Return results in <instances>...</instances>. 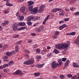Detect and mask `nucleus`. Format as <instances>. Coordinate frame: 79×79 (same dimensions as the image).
<instances>
[{"label": "nucleus", "instance_id": "nucleus-60", "mask_svg": "<svg viewBox=\"0 0 79 79\" xmlns=\"http://www.w3.org/2000/svg\"><path fill=\"white\" fill-rule=\"evenodd\" d=\"M4 13H6V14L7 13H8L9 12L7 10H5L4 11Z\"/></svg>", "mask_w": 79, "mask_h": 79}, {"label": "nucleus", "instance_id": "nucleus-37", "mask_svg": "<svg viewBox=\"0 0 79 79\" xmlns=\"http://www.w3.org/2000/svg\"><path fill=\"white\" fill-rule=\"evenodd\" d=\"M21 43H22V41L21 40H20L17 43L16 45H19V44H21Z\"/></svg>", "mask_w": 79, "mask_h": 79}, {"label": "nucleus", "instance_id": "nucleus-25", "mask_svg": "<svg viewBox=\"0 0 79 79\" xmlns=\"http://www.w3.org/2000/svg\"><path fill=\"white\" fill-rule=\"evenodd\" d=\"M54 52L56 53V54H58V53H60V52L58 51V50L55 49L54 50Z\"/></svg>", "mask_w": 79, "mask_h": 79}, {"label": "nucleus", "instance_id": "nucleus-13", "mask_svg": "<svg viewBox=\"0 0 79 79\" xmlns=\"http://www.w3.org/2000/svg\"><path fill=\"white\" fill-rule=\"evenodd\" d=\"M50 16V15H48V16H47L46 18H45L43 23V24H45L47 21L48 19V18Z\"/></svg>", "mask_w": 79, "mask_h": 79}, {"label": "nucleus", "instance_id": "nucleus-12", "mask_svg": "<svg viewBox=\"0 0 79 79\" xmlns=\"http://www.w3.org/2000/svg\"><path fill=\"white\" fill-rule=\"evenodd\" d=\"M26 7L24 6H22L20 9V11L22 13H24Z\"/></svg>", "mask_w": 79, "mask_h": 79}, {"label": "nucleus", "instance_id": "nucleus-51", "mask_svg": "<svg viewBox=\"0 0 79 79\" xmlns=\"http://www.w3.org/2000/svg\"><path fill=\"white\" fill-rule=\"evenodd\" d=\"M31 35H32V36H35L36 35V34H35V33H32L31 34Z\"/></svg>", "mask_w": 79, "mask_h": 79}, {"label": "nucleus", "instance_id": "nucleus-53", "mask_svg": "<svg viewBox=\"0 0 79 79\" xmlns=\"http://www.w3.org/2000/svg\"><path fill=\"white\" fill-rule=\"evenodd\" d=\"M3 71L5 73H7V70L6 69H3Z\"/></svg>", "mask_w": 79, "mask_h": 79}, {"label": "nucleus", "instance_id": "nucleus-2", "mask_svg": "<svg viewBox=\"0 0 79 79\" xmlns=\"http://www.w3.org/2000/svg\"><path fill=\"white\" fill-rule=\"evenodd\" d=\"M34 62V60L32 59H30L27 61H24L23 64H26V65H30L33 64Z\"/></svg>", "mask_w": 79, "mask_h": 79}, {"label": "nucleus", "instance_id": "nucleus-3", "mask_svg": "<svg viewBox=\"0 0 79 79\" xmlns=\"http://www.w3.org/2000/svg\"><path fill=\"white\" fill-rule=\"evenodd\" d=\"M59 64L56 63V62L54 61L52 63V69H55L56 68H57Z\"/></svg>", "mask_w": 79, "mask_h": 79}, {"label": "nucleus", "instance_id": "nucleus-18", "mask_svg": "<svg viewBox=\"0 0 79 79\" xmlns=\"http://www.w3.org/2000/svg\"><path fill=\"white\" fill-rule=\"evenodd\" d=\"M24 16L23 15H19V16L18 19L20 21H22L24 19Z\"/></svg>", "mask_w": 79, "mask_h": 79}, {"label": "nucleus", "instance_id": "nucleus-44", "mask_svg": "<svg viewBox=\"0 0 79 79\" xmlns=\"http://www.w3.org/2000/svg\"><path fill=\"white\" fill-rule=\"evenodd\" d=\"M59 16H64V14L62 12H60L59 13Z\"/></svg>", "mask_w": 79, "mask_h": 79}, {"label": "nucleus", "instance_id": "nucleus-54", "mask_svg": "<svg viewBox=\"0 0 79 79\" xmlns=\"http://www.w3.org/2000/svg\"><path fill=\"white\" fill-rule=\"evenodd\" d=\"M55 35H58L59 34V32L58 31L56 32L55 33Z\"/></svg>", "mask_w": 79, "mask_h": 79}, {"label": "nucleus", "instance_id": "nucleus-17", "mask_svg": "<svg viewBox=\"0 0 79 79\" xmlns=\"http://www.w3.org/2000/svg\"><path fill=\"white\" fill-rule=\"evenodd\" d=\"M7 24H8V21L6 20L5 21L4 23H2L1 24L2 26H6V25H7Z\"/></svg>", "mask_w": 79, "mask_h": 79}, {"label": "nucleus", "instance_id": "nucleus-33", "mask_svg": "<svg viewBox=\"0 0 79 79\" xmlns=\"http://www.w3.org/2000/svg\"><path fill=\"white\" fill-rule=\"evenodd\" d=\"M76 0H71L70 2V4H73V3H74L75 2H76Z\"/></svg>", "mask_w": 79, "mask_h": 79}, {"label": "nucleus", "instance_id": "nucleus-7", "mask_svg": "<svg viewBox=\"0 0 79 79\" xmlns=\"http://www.w3.org/2000/svg\"><path fill=\"white\" fill-rule=\"evenodd\" d=\"M56 47H58L59 49H63V44H59L57 45L56 46Z\"/></svg>", "mask_w": 79, "mask_h": 79}, {"label": "nucleus", "instance_id": "nucleus-6", "mask_svg": "<svg viewBox=\"0 0 79 79\" xmlns=\"http://www.w3.org/2000/svg\"><path fill=\"white\" fill-rule=\"evenodd\" d=\"M22 73V71L20 70H17L15 72L13 73V75H18V74H21Z\"/></svg>", "mask_w": 79, "mask_h": 79}, {"label": "nucleus", "instance_id": "nucleus-9", "mask_svg": "<svg viewBox=\"0 0 79 79\" xmlns=\"http://www.w3.org/2000/svg\"><path fill=\"white\" fill-rule=\"evenodd\" d=\"M68 42H69L68 44H63V49H66L68 47V46L70 45V43H69V41H68Z\"/></svg>", "mask_w": 79, "mask_h": 79}, {"label": "nucleus", "instance_id": "nucleus-46", "mask_svg": "<svg viewBox=\"0 0 79 79\" xmlns=\"http://www.w3.org/2000/svg\"><path fill=\"white\" fill-rule=\"evenodd\" d=\"M71 35H74L76 34V32H72L71 33Z\"/></svg>", "mask_w": 79, "mask_h": 79}, {"label": "nucleus", "instance_id": "nucleus-63", "mask_svg": "<svg viewBox=\"0 0 79 79\" xmlns=\"http://www.w3.org/2000/svg\"><path fill=\"white\" fill-rule=\"evenodd\" d=\"M66 34L68 35H71V33H66Z\"/></svg>", "mask_w": 79, "mask_h": 79}, {"label": "nucleus", "instance_id": "nucleus-16", "mask_svg": "<svg viewBox=\"0 0 79 79\" xmlns=\"http://www.w3.org/2000/svg\"><path fill=\"white\" fill-rule=\"evenodd\" d=\"M8 66H9V65L8 64H5L3 66H0V69H3V68H6V67H7Z\"/></svg>", "mask_w": 79, "mask_h": 79}, {"label": "nucleus", "instance_id": "nucleus-28", "mask_svg": "<svg viewBox=\"0 0 79 79\" xmlns=\"http://www.w3.org/2000/svg\"><path fill=\"white\" fill-rule=\"evenodd\" d=\"M52 13H56V12L58 11V9L57 8L54 9L52 10Z\"/></svg>", "mask_w": 79, "mask_h": 79}, {"label": "nucleus", "instance_id": "nucleus-8", "mask_svg": "<svg viewBox=\"0 0 79 79\" xmlns=\"http://www.w3.org/2000/svg\"><path fill=\"white\" fill-rule=\"evenodd\" d=\"M44 29V26H41L40 27H39L38 28H37L36 31V32H41V31Z\"/></svg>", "mask_w": 79, "mask_h": 79}, {"label": "nucleus", "instance_id": "nucleus-19", "mask_svg": "<svg viewBox=\"0 0 79 79\" xmlns=\"http://www.w3.org/2000/svg\"><path fill=\"white\" fill-rule=\"evenodd\" d=\"M73 65L74 68H79V65L76 64V63L73 62Z\"/></svg>", "mask_w": 79, "mask_h": 79}, {"label": "nucleus", "instance_id": "nucleus-34", "mask_svg": "<svg viewBox=\"0 0 79 79\" xmlns=\"http://www.w3.org/2000/svg\"><path fill=\"white\" fill-rule=\"evenodd\" d=\"M58 63H59L60 65H61V64H62V61H61V60L59 59L58 60Z\"/></svg>", "mask_w": 79, "mask_h": 79}, {"label": "nucleus", "instance_id": "nucleus-27", "mask_svg": "<svg viewBox=\"0 0 79 79\" xmlns=\"http://www.w3.org/2000/svg\"><path fill=\"white\" fill-rule=\"evenodd\" d=\"M44 64H43L42 65L41 64H39L37 65V68H42V67L44 66Z\"/></svg>", "mask_w": 79, "mask_h": 79}, {"label": "nucleus", "instance_id": "nucleus-24", "mask_svg": "<svg viewBox=\"0 0 79 79\" xmlns=\"http://www.w3.org/2000/svg\"><path fill=\"white\" fill-rule=\"evenodd\" d=\"M6 55L7 56H11V55H12V53L11 52H7L6 53Z\"/></svg>", "mask_w": 79, "mask_h": 79}, {"label": "nucleus", "instance_id": "nucleus-47", "mask_svg": "<svg viewBox=\"0 0 79 79\" xmlns=\"http://www.w3.org/2000/svg\"><path fill=\"white\" fill-rule=\"evenodd\" d=\"M71 79H77V77L76 76H73L72 77Z\"/></svg>", "mask_w": 79, "mask_h": 79}, {"label": "nucleus", "instance_id": "nucleus-30", "mask_svg": "<svg viewBox=\"0 0 79 79\" xmlns=\"http://www.w3.org/2000/svg\"><path fill=\"white\" fill-rule=\"evenodd\" d=\"M36 57L38 61H39L40 60V59H41V56H36Z\"/></svg>", "mask_w": 79, "mask_h": 79}, {"label": "nucleus", "instance_id": "nucleus-23", "mask_svg": "<svg viewBox=\"0 0 79 79\" xmlns=\"http://www.w3.org/2000/svg\"><path fill=\"white\" fill-rule=\"evenodd\" d=\"M26 27H21L20 28L18 29V31H22V30H23V29H26Z\"/></svg>", "mask_w": 79, "mask_h": 79}, {"label": "nucleus", "instance_id": "nucleus-43", "mask_svg": "<svg viewBox=\"0 0 79 79\" xmlns=\"http://www.w3.org/2000/svg\"><path fill=\"white\" fill-rule=\"evenodd\" d=\"M62 61H66V58H63L62 59Z\"/></svg>", "mask_w": 79, "mask_h": 79}, {"label": "nucleus", "instance_id": "nucleus-39", "mask_svg": "<svg viewBox=\"0 0 79 79\" xmlns=\"http://www.w3.org/2000/svg\"><path fill=\"white\" fill-rule=\"evenodd\" d=\"M24 51L26 53H29V51L26 49H24Z\"/></svg>", "mask_w": 79, "mask_h": 79}, {"label": "nucleus", "instance_id": "nucleus-10", "mask_svg": "<svg viewBox=\"0 0 79 79\" xmlns=\"http://www.w3.org/2000/svg\"><path fill=\"white\" fill-rule=\"evenodd\" d=\"M69 60H67L66 63L64 64V68H65L67 67V66L69 65Z\"/></svg>", "mask_w": 79, "mask_h": 79}, {"label": "nucleus", "instance_id": "nucleus-26", "mask_svg": "<svg viewBox=\"0 0 79 79\" xmlns=\"http://www.w3.org/2000/svg\"><path fill=\"white\" fill-rule=\"evenodd\" d=\"M40 73H39V72H37V73H34V75L36 77H37V76H39L40 75Z\"/></svg>", "mask_w": 79, "mask_h": 79}, {"label": "nucleus", "instance_id": "nucleus-64", "mask_svg": "<svg viewBox=\"0 0 79 79\" xmlns=\"http://www.w3.org/2000/svg\"><path fill=\"white\" fill-rule=\"evenodd\" d=\"M15 49L16 52H18V48H15Z\"/></svg>", "mask_w": 79, "mask_h": 79}, {"label": "nucleus", "instance_id": "nucleus-11", "mask_svg": "<svg viewBox=\"0 0 79 79\" xmlns=\"http://www.w3.org/2000/svg\"><path fill=\"white\" fill-rule=\"evenodd\" d=\"M67 25L66 24H64L60 26L59 27L60 30H62L63 29H64V28H65V27H66Z\"/></svg>", "mask_w": 79, "mask_h": 79}, {"label": "nucleus", "instance_id": "nucleus-50", "mask_svg": "<svg viewBox=\"0 0 79 79\" xmlns=\"http://www.w3.org/2000/svg\"><path fill=\"white\" fill-rule=\"evenodd\" d=\"M11 53L13 54V55H14L16 53V51H13L11 52Z\"/></svg>", "mask_w": 79, "mask_h": 79}, {"label": "nucleus", "instance_id": "nucleus-1", "mask_svg": "<svg viewBox=\"0 0 79 79\" xmlns=\"http://www.w3.org/2000/svg\"><path fill=\"white\" fill-rule=\"evenodd\" d=\"M40 19V17H34L32 16H29L27 18V24L28 25H31L32 22L31 21V20L32 19L33 21H35V20H39Z\"/></svg>", "mask_w": 79, "mask_h": 79}, {"label": "nucleus", "instance_id": "nucleus-38", "mask_svg": "<svg viewBox=\"0 0 79 79\" xmlns=\"http://www.w3.org/2000/svg\"><path fill=\"white\" fill-rule=\"evenodd\" d=\"M32 42V40L31 39H30L28 40L27 41V43H29V44H31Z\"/></svg>", "mask_w": 79, "mask_h": 79}, {"label": "nucleus", "instance_id": "nucleus-31", "mask_svg": "<svg viewBox=\"0 0 79 79\" xmlns=\"http://www.w3.org/2000/svg\"><path fill=\"white\" fill-rule=\"evenodd\" d=\"M13 63H14V62H13V60H11L8 63V65H9V66H11V64H12Z\"/></svg>", "mask_w": 79, "mask_h": 79}, {"label": "nucleus", "instance_id": "nucleus-5", "mask_svg": "<svg viewBox=\"0 0 79 79\" xmlns=\"http://www.w3.org/2000/svg\"><path fill=\"white\" fill-rule=\"evenodd\" d=\"M17 23H14L13 24V31H16V30L18 31V29H17Z\"/></svg>", "mask_w": 79, "mask_h": 79}, {"label": "nucleus", "instance_id": "nucleus-58", "mask_svg": "<svg viewBox=\"0 0 79 79\" xmlns=\"http://www.w3.org/2000/svg\"><path fill=\"white\" fill-rule=\"evenodd\" d=\"M16 16H19V15H20L19 14V13L18 12H17L16 13Z\"/></svg>", "mask_w": 79, "mask_h": 79}, {"label": "nucleus", "instance_id": "nucleus-32", "mask_svg": "<svg viewBox=\"0 0 79 79\" xmlns=\"http://www.w3.org/2000/svg\"><path fill=\"white\" fill-rule=\"evenodd\" d=\"M6 47H8V45L6 44L2 48V50H6Z\"/></svg>", "mask_w": 79, "mask_h": 79}, {"label": "nucleus", "instance_id": "nucleus-55", "mask_svg": "<svg viewBox=\"0 0 79 79\" xmlns=\"http://www.w3.org/2000/svg\"><path fill=\"white\" fill-rule=\"evenodd\" d=\"M70 10H71V11H74V10H75V9H74V7L73 8H70Z\"/></svg>", "mask_w": 79, "mask_h": 79}, {"label": "nucleus", "instance_id": "nucleus-29", "mask_svg": "<svg viewBox=\"0 0 79 79\" xmlns=\"http://www.w3.org/2000/svg\"><path fill=\"white\" fill-rule=\"evenodd\" d=\"M74 43L76 44H79V40L77 39L74 41Z\"/></svg>", "mask_w": 79, "mask_h": 79}, {"label": "nucleus", "instance_id": "nucleus-20", "mask_svg": "<svg viewBox=\"0 0 79 79\" xmlns=\"http://www.w3.org/2000/svg\"><path fill=\"white\" fill-rule=\"evenodd\" d=\"M6 6H12V4L10 3V0H7L6 1Z\"/></svg>", "mask_w": 79, "mask_h": 79}, {"label": "nucleus", "instance_id": "nucleus-45", "mask_svg": "<svg viewBox=\"0 0 79 79\" xmlns=\"http://www.w3.org/2000/svg\"><path fill=\"white\" fill-rule=\"evenodd\" d=\"M64 21H68L69 20V18H66L64 19Z\"/></svg>", "mask_w": 79, "mask_h": 79}, {"label": "nucleus", "instance_id": "nucleus-61", "mask_svg": "<svg viewBox=\"0 0 79 79\" xmlns=\"http://www.w3.org/2000/svg\"><path fill=\"white\" fill-rule=\"evenodd\" d=\"M4 60L5 62H8V60H7L6 59H4Z\"/></svg>", "mask_w": 79, "mask_h": 79}, {"label": "nucleus", "instance_id": "nucleus-22", "mask_svg": "<svg viewBox=\"0 0 79 79\" xmlns=\"http://www.w3.org/2000/svg\"><path fill=\"white\" fill-rule=\"evenodd\" d=\"M33 6L31 5L29 6L28 8V11H32L33 10Z\"/></svg>", "mask_w": 79, "mask_h": 79}, {"label": "nucleus", "instance_id": "nucleus-40", "mask_svg": "<svg viewBox=\"0 0 79 79\" xmlns=\"http://www.w3.org/2000/svg\"><path fill=\"white\" fill-rule=\"evenodd\" d=\"M52 55L51 53H49L47 55L48 57H50Z\"/></svg>", "mask_w": 79, "mask_h": 79}, {"label": "nucleus", "instance_id": "nucleus-49", "mask_svg": "<svg viewBox=\"0 0 79 79\" xmlns=\"http://www.w3.org/2000/svg\"><path fill=\"white\" fill-rule=\"evenodd\" d=\"M40 49H37L36 52H37V53H40Z\"/></svg>", "mask_w": 79, "mask_h": 79}, {"label": "nucleus", "instance_id": "nucleus-21", "mask_svg": "<svg viewBox=\"0 0 79 79\" xmlns=\"http://www.w3.org/2000/svg\"><path fill=\"white\" fill-rule=\"evenodd\" d=\"M26 25V23L24 22H21L19 23V25L20 26H24Z\"/></svg>", "mask_w": 79, "mask_h": 79}, {"label": "nucleus", "instance_id": "nucleus-41", "mask_svg": "<svg viewBox=\"0 0 79 79\" xmlns=\"http://www.w3.org/2000/svg\"><path fill=\"white\" fill-rule=\"evenodd\" d=\"M60 77L61 79H64V76L63 75H61L60 76Z\"/></svg>", "mask_w": 79, "mask_h": 79}, {"label": "nucleus", "instance_id": "nucleus-52", "mask_svg": "<svg viewBox=\"0 0 79 79\" xmlns=\"http://www.w3.org/2000/svg\"><path fill=\"white\" fill-rule=\"evenodd\" d=\"M53 39H56V38H57V36L56 35H54L53 36Z\"/></svg>", "mask_w": 79, "mask_h": 79}, {"label": "nucleus", "instance_id": "nucleus-14", "mask_svg": "<svg viewBox=\"0 0 79 79\" xmlns=\"http://www.w3.org/2000/svg\"><path fill=\"white\" fill-rule=\"evenodd\" d=\"M38 9V7H36L34 9L32 10V12H33L34 14H36L37 12V10Z\"/></svg>", "mask_w": 79, "mask_h": 79}, {"label": "nucleus", "instance_id": "nucleus-35", "mask_svg": "<svg viewBox=\"0 0 79 79\" xmlns=\"http://www.w3.org/2000/svg\"><path fill=\"white\" fill-rule=\"evenodd\" d=\"M75 15V16H79V11H77L76 12H75L74 13Z\"/></svg>", "mask_w": 79, "mask_h": 79}, {"label": "nucleus", "instance_id": "nucleus-59", "mask_svg": "<svg viewBox=\"0 0 79 79\" xmlns=\"http://www.w3.org/2000/svg\"><path fill=\"white\" fill-rule=\"evenodd\" d=\"M64 23V21H61L59 22V24H61V23Z\"/></svg>", "mask_w": 79, "mask_h": 79}, {"label": "nucleus", "instance_id": "nucleus-36", "mask_svg": "<svg viewBox=\"0 0 79 79\" xmlns=\"http://www.w3.org/2000/svg\"><path fill=\"white\" fill-rule=\"evenodd\" d=\"M59 11L60 12H63V9L60 8L57 9V11Z\"/></svg>", "mask_w": 79, "mask_h": 79}, {"label": "nucleus", "instance_id": "nucleus-15", "mask_svg": "<svg viewBox=\"0 0 79 79\" xmlns=\"http://www.w3.org/2000/svg\"><path fill=\"white\" fill-rule=\"evenodd\" d=\"M27 3L28 5H27L28 6H31L32 5H33L34 3V2L32 1H29L27 2Z\"/></svg>", "mask_w": 79, "mask_h": 79}, {"label": "nucleus", "instance_id": "nucleus-42", "mask_svg": "<svg viewBox=\"0 0 79 79\" xmlns=\"http://www.w3.org/2000/svg\"><path fill=\"white\" fill-rule=\"evenodd\" d=\"M67 76L68 77H72V75L71 74H68L67 75Z\"/></svg>", "mask_w": 79, "mask_h": 79}, {"label": "nucleus", "instance_id": "nucleus-48", "mask_svg": "<svg viewBox=\"0 0 79 79\" xmlns=\"http://www.w3.org/2000/svg\"><path fill=\"white\" fill-rule=\"evenodd\" d=\"M19 35L17 34L15 35L14 36V38H18V37H19Z\"/></svg>", "mask_w": 79, "mask_h": 79}, {"label": "nucleus", "instance_id": "nucleus-62", "mask_svg": "<svg viewBox=\"0 0 79 79\" xmlns=\"http://www.w3.org/2000/svg\"><path fill=\"white\" fill-rule=\"evenodd\" d=\"M50 48H51L50 47L48 46L47 47V49H48V50H49V49H50Z\"/></svg>", "mask_w": 79, "mask_h": 79}, {"label": "nucleus", "instance_id": "nucleus-57", "mask_svg": "<svg viewBox=\"0 0 79 79\" xmlns=\"http://www.w3.org/2000/svg\"><path fill=\"white\" fill-rule=\"evenodd\" d=\"M37 47V44H34L33 45L34 48H36Z\"/></svg>", "mask_w": 79, "mask_h": 79}, {"label": "nucleus", "instance_id": "nucleus-56", "mask_svg": "<svg viewBox=\"0 0 79 79\" xmlns=\"http://www.w3.org/2000/svg\"><path fill=\"white\" fill-rule=\"evenodd\" d=\"M25 56H26V57L27 58V59H28V58H29V55H28V54H25Z\"/></svg>", "mask_w": 79, "mask_h": 79}, {"label": "nucleus", "instance_id": "nucleus-4", "mask_svg": "<svg viewBox=\"0 0 79 79\" xmlns=\"http://www.w3.org/2000/svg\"><path fill=\"white\" fill-rule=\"evenodd\" d=\"M45 8V6L44 5H42L40 6V9L38 10V12L41 13L43 12V10Z\"/></svg>", "mask_w": 79, "mask_h": 79}]
</instances>
